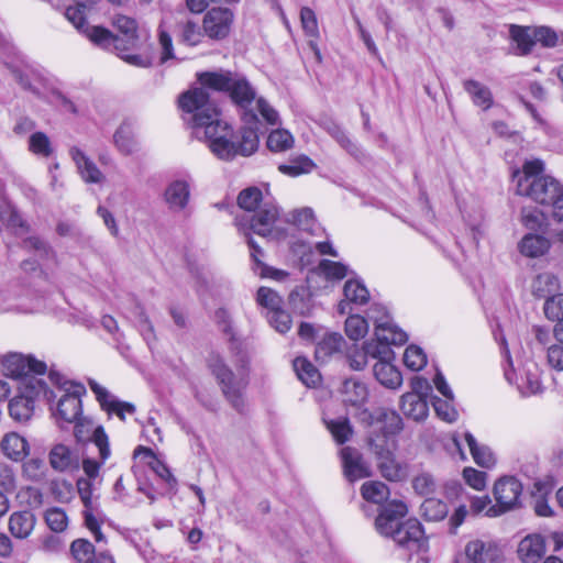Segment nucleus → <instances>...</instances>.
I'll return each mask as SVG.
<instances>
[{
  "mask_svg": "<svg viewBox=\"0 0 563 563\" xmlns=\"http://www.w3.org/2000/svg\"><path fill=\"white\" fill-rule=\"evenodd\" d=\"M23 474L33 482H41L46 476V466L42 459H31L23 464Z\"/></svg>",
  "mask_w": 563,
  "mask_h": 563,
  "instance_id": "obj_55",
  "label": "nucleus"
},
{
  "mask_svg": "<svg viewBox=\"0 0 563 563\" xmlns=\"http://www.w3.org/2000/svg\"><path fill=\"white\" fill-rule=\"evenodd\" d=\"M244 126L241 128L238 141L231 140V126L216 117V120H208L200 125L203 135L208 141L210 151L220 159L231 161L238 155L250 156L258 147V119L256 113H243Z\"/></svg>",
  "mask_w": 563,
  "mask_h": 563,
  "instance_id": "obj_1",
  "label": "nucleus"
},
{
  "mask_svg": "<svg viewBox=\"0 0 563 563\" xmlns=\"http://www.w3.org/2000/svg\"><path fill=\"white\" fill-rule=\"evenodd\" d=\"M113 26L124 35L126 42L130 45H133L135 40L137 38V24L136 21L130 16L117 14L113 18Z\"/></svg>",
  "mask_w": 563,
  "mask_h": 563,
  "instance_id": "obj_45",
  "label": "nucleus"
},
{
  "mask_svg": "<svg viewBox=\"0 0 563 563\" xmlns=\"http://www.w3.org/2000/svg\"><path fill=\"white\" fill-rule=\"evenodd\" d=\"M269 323L279 333H286L291 327V317L285 310L278 308L271 312Z\"/></svg>",
  "mask_w": 563,
  "mask_h": 563,
  "instance_id": "obj_61",
  "label": "nucleus"
},
{
  "mask_svg": "<svg viewBox=\"0 0 563 563\" xmlns=\"http://www.w3.org/2000/svg\"><path fill=\"white\" fill-rule=\"evenodd\" d=\"M36 525V517L30 510L14 511L9 518V531L16 539H26Z\"/></svg>",
  "mask_w": 563,
  "mask_h": 563,
  "instance_id": "obj_26",
  "label": "nucleus"
},
{
  "mask_svg": "<svg viewBox=\"0 0 563 563\" xmlns=\"http://www.w3.org/2000/svg\"><path fill=\"white\" fill-rule=\"evenodd\" d=\"M3 372L7 376L12 378H23L26 384L25 388L31 387V382L36 385L34 379L36 377L32 374H44L46 372V364L37 361L32 356H24L19 353H11L2 361Z\"/></svg>",
  "mask_w": 563,
  "mask_h": 563,
  "instance_id": "obj_14",
  "label": "nucleus"
},
{
  "mask_svg": "<svg viewBox=\"0 0 563 563\" xmlns=\"http://www.w3.org/2000/svg\"><path fill=\"white\" fill-rule=\"evenodd\" d=\"M412 487L419 495L429 496L435 492L437 483L431 474L421 473L413 477Z\"/></svg>",
  "mask_w": 563,
  "mask_h": 563,
  "instance_id": "obj_56",
  "label": "nucleus"
},
{
  "mask_svg": "<svg viewBox=\"0 0 563 563\" xmlns=\"http://www.w3.org/2000/svg\"><path fill=\"white\" fill-rule=\"evenodd\" d=\"M238 205L245 213L235 218V224L247 238L252 257L260 262L258 255L262 251L250 236V232L261 236L271 234L279 216L278 208L273 201L263 200L262 191L256 187L243 189L238 196Z\"/></svg>",
  "mask_w": 563,
  "mask_h": 563,
  "instance_id": "obj_2",
  "label": "nucleus"
},
{
  "mask_svg": "<svg viewBox=\"0 0 563 563\" xmlns=\"http://www.w3.org/2000/svg\"><path fill=\"white\" fill-rule=\"evenodd\" d=\"M314 167V163L308 156L300 155L290 161L289 164L279 165L278 169L285 175L296 177L301 174L310 173Z\"/></svg>",
  "mask_w": 563,
  "mask_h": 563,
  "instance_id": "obj_42",
  "label": "nucleus"
},
{
  "mask_svg": "<svg viewBox=\"0 0 563 563\" xmlns=\"http://www.w3.org/2000/svg\"><path fill=\"white\" fill-rule=\"evenodd\" d=\"M342 342L343 338L340 334H327L316 346V358L324 362L328 357L340 351Z\"/></svg>",
  "mask_w": 563,
  "mask_h": 563,
  "instance_id": "obj_40",
  "label": "nucleus"
},
{
  "mask_svg": "<svg viewBox=\"0 0 563 563\" xmlns=\"http://www.w3.org/2000/svg\"><path fill=\"white\" fill-rule=\"evenodd\" d=\"M362 496L367 501L374 504H382L387 500L389 496V489L387 485L378 481L366 482L361 488Z\"/></svg>",
  "mask_w": 563,
  "mask_h": 563,
  "instance_id": "obj_41",
  "label": "nucleus"
},
{
  "mask_svg": "<svg viewBox=\"0 0 563 563\" xmlns=\"http://www.w3.org/2000/svg\"><path fill=\"white\" fill-rule=\"evenodd\" d=\"M89 387L96 395L101 408L108 413L117 415L122 421L125 420V413H134L135 407L133 404L119 400L97 382L89 380Z\"/></svg>",
  "mask_w": 563,
  "mask_h": 563,
  "instance_id": "obj_19",
  "label": "nucleus"
},
{
  "mask_svg": "<svg viewBox=\"0 0 563 563\" xmlns=\"http://www.w3.org/2000/svg\"><path fill=\"white\" fill-rule=\"evenodd\" d=\"M377 420L384 421L388 432L390 433H396L402 429V420L394 410H379L377 412Z\"/></svg>",
  "mask_w": 563,
  "mask_h": 563,
  "instance_id": "obj_62",
  "label": "nucleus"
},
{
  "mask_svg": "<svg viewBox=\"0 0 563 563\" xmlns=\"http://www.w3.org/2000/svg\"><path fill=\"white\" fill-rule=\"evenodd\" d=\"M544 314L549 320L559 321L563 319V292H556L549 297L543 306Z\"/></svg>",
  "mask_w": 563,
  "mask_h": 563,
  "instance_id": "obj_52",
  "label": "nucleus"
},
{
  "mask_svg": "<svg viewBox=\"0 0 563 563\" xmlns=\"http://www.w3.org/2000/svg\"><path fill=\"white\" fill-rule=\"evenodd\" d=\"M89 5L80 0H76V5L68 7L65 11L66 19L82 34H85L96 45L108 48L111 43L118 46V40L108 29L97 25H89L85 18Z\"/></svg>",
  "mask_w": 563,
  "mask_h": 563,
  "instance_id": "obj_10",
  "label": "nucleus"
},
{
  "mask_svg": "<svg viewBox=\"0 0 563 563\" xmlns=\"http://www.w3.org/2000/svg\"><path fill=\"white\" fill-rule=\"evenodd\" d=\"M368 332V323L365 318L361 316H350L345 321V333L354 341L364 338Z\"/></svg>",
  "mask_w": 563,
  "mask_h": 563,
  "instance_id": "obj_49",
  "label": "nucleus"
},
{
  "mask_svg": "<svg viewBox=\"0 0 563 563\" xmlns=\"http://www.w3.org/2000/svg\"><path fill=\"white\" fill-rule=\"evenodd\" d=\"M319 268L327 278L332 279H342L347 274V267L345 265L329 260H322L319 264Z\"/></svg>",
  "mask_w": 563,
  "mask_h": 563,
  "instance_id": "obj_58",
  "label": "nucleus"
},
{
  "mask_svg": "<svg viewBox=\"0 0 563 563\" xmlns=\"http://www.w3.org/2000/svg\"><path fill=\"white\" fill-rule=\"evenodd\" d=\"M405 365L412 371H420L427 364V355L421 347L409 345L404 354Z\"/></svg>",
  "mask_w": 563,
  "mask_h": 563,
  "instance_id": "obj_51",
  "label": "nucleus"
},
{
  "mask_svg": "<svg viewBox=\"0 0 563 563\" xmlns=\"http://www.w3.org/2000/svg\"><path fill=\"white\" fill-rule=\"evenodd\" d=\"M402 412L416 421L423 420L428 416L429 407L427 398L417 394H404L400 398Z\"/></svg>",
  "mask_w": 563,
  "mask_h": 563,
  "instance_id": "obj_30",
  "label": "nucleus"
},
{
  "mask_svg": "<svg viewBox=\"0 0 563 563\" xmlns=\"http://www.w3.org/2000/svg\"><path fill=\"white\" fill-rule=\"evenodd\" d=\"M343 292L347 302L358 305L366 303L369 297L367 288L355 279H350L345 283Z\"/></svg>",
  "mask_w": 563,
  "mask_h": 563,
  "instance_id": "obj_44",
  "label": "nucleus"
},
{
  "mask_svg": "<svg viewBox=\"0 0 563 563\" xmlns=\"http://www.w3.org/2000/svg\"><path fill=\"white\" fill-rule=\"evenodd\" d=\"M233 14L229 9L213 8L203 18V30L211 38H224L230 32Z\"/></svg>",
  "mask_w": 563,
  "mask_h": 563,
  "instance_id": "obj_18",
  "label": "nucleus"
},
{
  "mask_svg": "<svg viewBox=\"0 0 563 563\" xmlns=\"http://www.w3.org/2000/svg\"><path fill=\"white\" fill-rule=\"evenodd\" d=\"M113 139L115 146L124 155L132 154L137 147L134 131L129 123L121 124Z\"/></svg>",
  "mask_w": 563,
  "mask_h": 563,
  "instance_id": "obj_37",
  "label": "nucleus"
},
{
  "mask_svg": "<svg viewBox=\"0 0 563 563\" xmlns=\"http://www.w3.org/2000/svg\"><path fill=\"white\" fill-rule=\"evenodd\" d=\"M294 369L298 378L308 387L316 386L320 382L318 369L305 357L295 358Z\"/></svg>",
  "mask_w": 563,
  "mask_h": 563,
  "instance_id": "obj_38",
  "label": "nucleus"
},
{
  "mask_svg": "<svg viewBox=\"0 0 563 563\" xmlns=\"http://www.w3.org/2000/svg\"><path fill=\"white\" fill-rule=\"evenodd\" d=\"M327 427L339 444H343L349 441L353 433V429L347 418L331 420L327 422Z\"/></svg>",
  "mask_w": 563,
  "mask_h": 563,
  "instance_id": "obj_47",
  "label": "nucleus"
},
{
  "mask_svg": "<svg viewBox=\"0 0 563 563\" xmlns=\"http://www.w3.org/2000/svg\"><path fill=\"white\" fill-rule=\"evenodd\" d=\"M294 145L292 135L284 129H277L269 133L267 137V147L272 152H285Z\"/></svg>",
  "mask_w": 563,
  "mask_h": 563,
  "instance_id": "obj_43",
  "label": "nucleus"
},
{
  "mask_svg": "<svg viewBox=\"0 0 563 563\" xmlns=\"http://www.w3.org/2000/svg\"><path fill=\"white\" fill-rule=\"evenodd\" d=\"M0 225L11 230L14 234H22L26 231L22 218L5 200H0Z\"/></svg>",
  "mask_w": 563,
  "mask_h": 563,
  "instance_id": "obj_34",
  "label": "nucleus"
},
{
  "mask_svg": "<svg viewBox=\"0 0 563 563\" xmlns=\"http://www.w3.org/2000/svg\"><path fill=\"white\" fill-rule=\"evenodd\" d=\"M69 154L76 164L78 173L86 183L99 184L103 180V174L81 150L71 147Z\"/></svg>",
  "mask_w": 563,
  "mask_h": 563,
  "instance_id": "obj_25",
  "label": "nucleus"
},
{
  "mask_svg": "<svg viewBox=\"0 0 563 563\" xmlns=\"http://www.w3.org/2000/svg\"><path fill=\"white\" fill-rule=\"evenodd\" d=\"M341 457L344 475L350 482L371 476L369 466L357 450L345 446L341 450Z\"/></svg>",
  "mask_w": 563,
  "mask_h": 563,
  "instance_id": "obj_20",
  "label": "nucleus"
},
{
  "mask_svg": "<svg viewBox=\"0 0 563 563\" xmlns=\"http://www.w3.org/2000/svg\"><path fill=\"white\" fill-rule=\"evenodd\" d=\"M463 478L472 488L483 490L486 487V473L473 467H465Z\"/></svg>",
  "mask_w": 563,
  "mask_h": 563,
  "instance_id": "obj_63",
  "label": "nucleus"
},
{
  "mask_svg": "<svg viewBox=\"0 0 563 563\" xmlns=\"http://www.w3.org/2000/svg\"><path fill=\"white\" fill-rule=\"evenodd\" d=\"M550 246V241L547 238L529 233L521 239L519 251L522 255L534 258L545 254Z\"/></svg>",
  "mask_w": 563,
  "mask_h": 563,
  "instance_id": "obj_33",
  "label": "nucleus"
},
{
  "mask_svg": "<svg viewBox=\"0 0 563 563\" xmlns=\"http://www.w3.org/2000/svg\"><path fill=\"white\" fill-rule=\"evenodd\" d=\"M434 410L439 418L446 422H453L457 418V411L448 400L435 398L433 401Z\"/></svg>",
  "mask_w": 563,
  "mask_h": 563,
  "instance_id": "obj_64",
  "label": "nucleus"
},
{
  "mask_svg": "<svg viewBox=\"0 0 563 563\" xmlns=\"http://www.w3.org/2000/svg\"><path fill=\"white\" fill-rule=\"evenodd\" d=\"M207 87L194 88L179 97V107L184 111V120L199 134L200 125L220 115L219 109L210 100Z\"/></svg>",
  "mask_w": 563,
  "mask_h": 563,
  "instance_id": "obj_7",
  "label": "nucleus"
},
{
  "mask_svg": "<svg viewBox=\"0 0 563 563\" xmlns=\"http://www.w3.org/2000/svg\"><path fill=\"white\" fill-rule=\"evenodd\" d=\"M363 351L366 353V356H371L373 358H377L378 361L390 360L393 355V351L390 347L376 339V341H367L363 345Z\"/></svg>",
  "mask_w": 563,
  "mask_h": 563,
  "instance_id": "obj_54",
  "label": "nucleus"
},
{
  "mask_svg": "<svg viewBox=\"0 0 563 563\" xmlns=\"http://www.w3.org/2000/svg\"><path fill=\"white\" fill-rule=\"evenodd\" d=\"M373 371L376 379L385 387L397 389L401 386V374L393 364H390L389 360L377 361Z\"/></svg>",
  "mask_w": 563,
  "mask_h": 563,
  "instance_id": "obj_31",
  "label": "nucleus"
},
{
  "mask_svg": "<svg viewBox=\"0 0 563 563\" xmlns=\"http://www.w3.org/2000/svg\"><path fill=\"white\" fill-rule=\"evenodd\" d=\"M545 552V542L541 534H528L518 545V556L523 563H537Z\"/></svg>",
  "mask_w": 563,
  "mask_h": 563,
  "instance_id": "obj_24",
  "label": "nucleus"
},
{
  "mask_svg": "<svg viewBox=\"0 0 563 563\" xmlns=\"http://www.w3.org/2000/svg\"><path fill=\"white\" fill-rule=\"evenodd\" d=\"M544 164L541 159L527 161L522 166V174L519 172L517 192L527 196L541 205L554 208L553 217L558 221L563 220V186L551 176L542 175Z\"/></svg>",
  "mask_w": 563,
  "mask_h": 563,
  "instance_id": "obj_3",
  "label": "nucleus"
},
{
  "mask_svg": "<svg viewBox=\"0 0 563 563\" xmlns=\"http://www.w3.org/2000/svg\"><path fill=\"white\" fill-rule=\"evenodd\" d=\"M207 87L194 88L179 97V107L184 111V120L199 134L200 125L220 115L219 109L210 100Z\"/></svg>",
  "mask_w": 563,
  "mask_h": 563,
  "instance_id": "obj_6",
  "label": "nucleus"
},
{
  "mask_svg": "<svg viewBox=\"0 0 563 563\" xmlns=\"http://www.w3.org/2000/svg\"><path fill=\"white\" fill-rule=\"evenodd\" d=\"M3 454L12 461H23L29 454L30 446L27 441L15 432L8 433L1 441Z\"/></svg>",
  "mask_w": 563,
  "mask_h": 563,
  "instance_id": "obj_28",
  "label": "nucleus"
},
{
  "mask_svg": "<svg viewBox=\"0 0 563 563\" xmlns=\"http://www.w3.org/2000/svg\"><path fill=\"white\" fill-rule=\"evenodd\" d=\"M368 444L369 450L376 457L377 467L383 477L393 482L401 481L406 477V466L399 463L394 455V441L387 439L386 435H377L369 439Z\"/></svg>",
  "mask_w": 563,
  "mask_h": 563,
  "instance_id": "obj_9",
  "label": "nucleus"
},
{
  "mask_svg": "<svg viewBox=\"0 0 563 563\" xmlns=\"http://www.w3.org/2000/svg\"><path fill=\"white\" fill-rule=\"evenodd\" d=\"M29 150L40 156L48 157L53 153V147L48 136L43 132H35L30 136Z\"/></svg>",
  "mask_w": 563,
  "mask_h": 563,
  "instance_id": "obj_50",
  "label": "nucleus"
},
{
  "mask_svg": "<svg viewBox=\"0 0 563 563\" xmlns=\"http://www.w3.org/2000/svg\"><path fill=\"white\" fill-rule=\"evenodd\" d=\"M49 466L58 473H74L80 467V456L76 450L64 444H54L48 452Z\"/></svg>",
  "mask_w": 563,
  "mask_h": 563,
  "instance_id": "obj_17",
  "label": "nucleus"
},
{
  "mask_svg": "<svg viewBox=\"0 0 563 563\" xmlns=\"http://www.w3.org/2000/svg\"><path fill=\"white\" fill-rule=\"evenodd\" d=\"M197 79L208 89L225 92L236 107L244 110V113H255L251 106L257 98L256 90L243 74L219 69L199 73Z\"/></svg>",
  "mask_w": 563,
  "mask_h": 563,
  "instance_id": "obj_5",
  "label": "nucleus"
},
{
  "mask_svg": "<svg viewBox=\"0 0 563 563\" xmlns=\"http://www.w3.org/2000/svg\"><path fill=\"white\" fill-rule=\"evenodd\" d=\"M45 522L54 532H63L68 527V517L64 509L53 507L45 511Z\"/></svg>",
  "mask_w": 563,
  "mask_h": 563,
  "instance_id": "obj_48",
  "label": "nucleus"
},
{
  "mask_svg": "<svg viewBox=\"0 0 563 563\" xmlns=\"http://www.w3.org/2000/svg\"><path fill=\"white\" fill-rule=\"evenodd\" d=\"M509 35L517 45V55L526 56L532 52V48L536 45L533 27L510 24Z\"/></svg>",
  "mask_w": 563,
  "mask_h": 563,
  "instance_id": "obj_29",
  "label": "nucleus"
},
{
  "mask_svg": "<svg viewBox=\"0 0 563 563\" xmlns=\"http://www.w3.org/2000/svg\"><path fill=\"white\" fill-rule=\"evenodd\" d=\"M256 300L258 305H261L264 308H267L269 312L280 308L282 305V298L279 297V295L267 287H261L257 290Z\"/></svg>",
  "mask_w": 563,
  "mask_h": 563,
  "instance_id": "obj_57",
  "label": "nucleus"
},
{
  "mask_svg": "<svg viewBox=\"0 0 563 563\" xmlns=\"http://www.w3.org/2000/svg\"><path fill=\"white\" fill-rule=\"evenodd\" d=\"M421 510L428 520L439 521L446 516L448 506L440 499L427 498L421 505Z\"/></svg>",
  "mask_w": 563,
  "mask_h": 563,
  "instance_id": "obj_46",
  "label": "nucleus"
},
{
  "mask_svg": "<svg viewBox=\"0 0 563 563\" xmlns=\"http://www.w3.org/2000/svg\"><path fill=\"white\" fill-rule=\"evenodd\" d=\"M208 366L221 386L225 399L236 411L243 412L245 409V400L242 393L244 385L236 379L234 373L224 364L219 354L211 353L209 355Z\"/></svg>",
  "mask_w": 563,
  "mask_h": 563,
  "instance_id": "obj_8",
  "label": "nucleus"
},
{
  "mask_svg": "<svg viewBox=\"0 0 563 563\" xmlns=\"http://www.w3.org/2000/svg\"><path fill=\"white\" fill-rule=\"evenodd\" d=\"M74 434L80 442L91 441L99 451L101 462H104L110 456V446L108 435L101 426L93 427L92 421L85 417L79 418L74 422Z\"/></svg>",
  "mask_w": 563,
  "mask_h": 563,
  "instance_id": "obj_16",
  "label": "nucleus"
},
{
  "mask_svg": "<svg viewBox=\"0 0 563 563\" xmlns=\"http://www.w3.org/2000/svg\"><path fill=\"white\" fill-rule=\"evenodd\" d=\"M464 439L477 465L489 468L495 464V457L492 451L485 445H479L471 432H465Z\"/></svg>",
  "mask_w": 563,
  "mask_h": 563,
  "instance_id": "obj_35",
  "label": "nucleus"
},
{
  "mask_svg": "<svg viewBox=\"0 0 563 563\" xmlns=\"http://www.w3.org/2000/svg\"><path fill=\"white\" fill-rule=\"evenodd\" d=\"M48 378L53 385L58 386L65 391V394L58 400L56 417L68 423L77 421L82 417L80 395L85 393L84 387L78 385L74 390L70 391L67 385L73 387V384L68 382H62L60 375L55 372H51Z\"/></svg>",
  "mask_w": 563,
  "mask_h": 563,
  "instance_id": "obj_12",
  "label": "nucleus"
},
{
  "mask_svg": "<svg viewBox=\"0 0 563 563\" xmlns=\"http://www.w3.org/2000/svg\"><path fill=\"white\" fill-rule=\"evenodd\" d=\"M164 200L170 211H184L190 200L189 181L186 179H175L169 183L164 191Z\"/></svg>",
  "mask_w": 563,
  "mask_h": 563,
  "instance_id": "obj_21",
  "label": "nucleus"
},
{
  "mask_svg": "<svg viewBox=\"0 0 563 563\" xmlns=\"http://www.w3.org/2000/svg\"><path fill=\"white\" fill-rule=\"evenodd\" d=\"M521 221L523 225L530 230H537L542 227L544 216L536 208H522Z\"/></svg>",
  "mask_w": 563,
  "mask_h": 563,
  "instance_id": "obj_59",
  "label": "nucleus"
},
{
  "mask_svg": "<svg viewBox=\"0 0 563 563\" xmlns=\"http://www.w3.org/2000/svg\"><path fill=\"white\" fill-rule=\"evenodd\" d=\"M115 38L119 41L118 42L119 48L115 47L114 43H111L107 49H109L110 47H113L118 52V55L120 56V58L132 66L147 68L152 65L151 58H148L146 56H142L139 54H124V51L126 49V47L122 45L121 38H119L118 36H115Z\"/></svg>",
  "mask_w": 563,
  "mask_h": 563,
  "instance_id": "obj_53",
  "label": "nucleus"
},
{
  "mask_svg": "<svg viewBox=\"0 0 563 563\" xmlns=\"http://www.w3.org/2000/svg\"><path fill=\"white\" fill-rule=\"evenodd\" d=\"M375 336L378 341L386 343L388 346L391 344L401 345L408 340L407 333L393 324L386 313L375 319Z\"/></svg>",
  "mask_w": 563,
  "mask_h": 563,
  "instance_id": "obj_23",
  "label": "nucleus"
},
{
  "mask_svg": "<svg viewBox=\"0 0 563 563\" xmlns=\"http://www.w3.org/2000/svg\"><path fill=\"white\" fill-rule=\"evenodd\" d=\"M36 385L31 382V387L25 388V395L16 396L10 400L9 412L10 416L20 422L27 421L34 409L33 398L43 396L48 402L56 398L55 393L49 389L42 379H34Z\"/></svg>",
  "mask_w": 563,
  "mask_h": 563,
  "instance_id": "obj_11",
  "label": "nucleus"
},
{
  "mask_svg": "<svg viewBox=\"0 0 563 563\" xmlns=\"http://www.w3.org/2000/svg\"><path fill=\"white\" fill-rule=\"evenodd\" d=\"M501 551L492 540L474 539L466 543L464 554L456 558V563H499Z\"/></svg>",
  "mask_w": 563,
  "mask_h": 563,
  "instance_id": "obj_15",
  "label": "nucleus"
},
{
  "mask_svg": "<svg viewBox=\"0 0 563 563\" xmlns=\"http://www.w3.org/2000/svg\"><path fill=\"white\" fill-rule=\"evenodd\" d=\"M547 363L556 372L563 371V343L558 342L547 349Z\"/></svg>",
  "mask_w": 563,
  "mask_h": 563,
  "instance_id": "obj_60",
  "label": "nucleus"
},
{
  "mask_svg": "<svg viewBox=\"0 0 563 563\" xmlns=\"http://www.w3.org/2000/svg\"><path fill=\"white\" fill-rule=\"evenodd\" d=\"M342 393L344 402L352 406L363 405L368 397V390L365 384L355 379H346L343 384Z\"/></svg>",
  "mask_w": 563,
  "mask_h": 563,
  "instance_id": "obj_36",
  "label": "nucleus"
},
{
  "mask_svg": "<svg viewBox=\"0 0 563 563\" xmlns=\"http://www.w3.org/2000/svg\"><path fill=\"white\" fill-rule=\"evenodd\" d=\"M300 22L305 31V34L310 37L309 46L312 49L318 62H321V53L317 45V40L320 37L318 19L314 11L308 7H303L300 10Z\"/></svg>",
  "mask_w": 563,
  "mask_h": 563,
  "instance_id": "obj_27",
  "label": "nucleus"
},
{
  "mask_svg": "<svg viewBox=\"0 0 563 563\" xmlns=\"http://www.w3.org/2000/svg\"><path fill=\"white\" fill-rule=\"evenodd\" d=\"M464 89L476 106L483 109H488L492 106V93L486 86L476 80H466L464 81Z\"/></svg>",
  "mask_w": 563,
  "mask_h": 563,
  "instance_id": "obj_39",
  "label": "nucleus"
},
{
  "mask_svg": "<svg viewBox=\"0 0 563 563\" xmlns=\"http://www.w3.org/2000/svg\"><path fill=\"white\" fill-rule=\"evenodd\" d=\"M559 278L551 273L537 275L531 283V294L536 298H545V300L560 290Z\"/></svg>",
  "mask_w": 563,
  "mask_h": 563,
  "instance_id": "obj_32",
  "label": "nucleus"
},
{
  "mask_svg": "<svg viewBox=\"0 0 563 563\" xmlns=\"http://www.w3.org/2000/svg\"><path fill=\"white\" fill-rule=\"evenodd\" d=\"M493 493L497 505L487 509L486 515L489 517H495L516 508L519 505L522 485L514 476H504L495 483Z\"/></svg>",
  "mask_w": 563,
  "mask_h": 563,
  "instance_id": "obj_13",
  "label": "nucleus"
},
{
  "mask_svg": "<svg viewBox=\"0 0 563 563\" xmlns=\"http://www.w3.org/2000/svg\"><path fill=\"white\" fill-rule=\"evenodd\" d=\"M70 551L78 563H114L111 554L103 551L97 554L93 544L85 539L75 540Z\"/></svg>",
  "mask_w": 563,
  "mask_h": 563,
  "instance_id": "obj_22",
  "label": "nucleus"
},
{
  "mask_svg": "<svg viewBox=\"0 0 563 563\" xmlns=\"http://www.w3.org/2000/svg\"><path fill=\"white\" fill-rule=\"evenodd\" d=\"M407 511L406 504L394 500L382 509L375 520V527L382 536L391 537L399 547L417 552L427 547V539L417 519L400 521Z\"/></svg>",
  "mask_w": 563,
  "mask_h": 563,
  "instance_id": "obj_4",
  "label": "nucleus"
}]
</instances>
